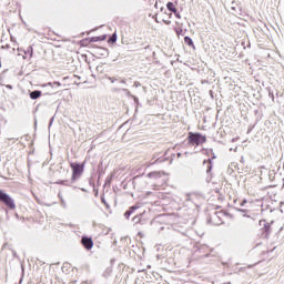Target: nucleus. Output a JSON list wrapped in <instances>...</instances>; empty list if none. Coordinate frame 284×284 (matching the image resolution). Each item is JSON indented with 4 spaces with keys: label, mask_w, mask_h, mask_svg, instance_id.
<instances>
[{
    "label": "nucleus",
    "mask_w": 284,
    "mask_h": 284,
    "mask_svg": "<svg viewBox=\"0 0 284 284\" xmlns=\"http://www.w3.org/2000/svg\"><path fill=\"white\" fill-rule=\"evenodd\" d=\"M212 172V160L209 159V165H207V169H206V173H210Z\"/></svg>",
    "instance_id": "16"
},
{
    "label": "nucleus",
    "mask_w": 284,
    "mask_h": 284,
    "mask_svg": "<svg viewBox=\"0 0 284 284\" xmlns=\"http://www.w3.org/2000/svg\"><path fill=\"white\" fill-rule=\"evenodd\" d=\"M49 87H52V83H48Z\"/></svg>",
    "instance_id": "29"
},
{
    "label": "nucleus",
    "mask_w": 284,
    "mask_h": 284,
    "mask_svg": "<svg viewBox=\"0 0 284 284\" xmlns=\"http://www.w3.org/2000/svg\"><path fill=\"white\" fill-rule=\"evenodd\" d=\"M81 244L88 251L92 250V247H93V241L89 236H82Z\"/></svg>",
    "instance_id": "4"
},
{
    "label": "nucleus",
    "mask_w": 284,
    "mask_h": 284,
    "mask_svg": "<svg viewBox=\"0 0 284 284\" xmlns=\"http://www.w3.org/2000/svg\"><path fill=\"white\" fill-rule=\"evenodd\" d=\"M41 91L40 90H33L31 91V93L29 94L30 99L32 100H37L39 98H41Z\"/></svg>",
    "instance_id": "7"
},
{
    "label": "nucleus",
    "mask_w": 284,
    "mask_h": 284,
    "mask_svg": "<svg viewBox=\"0 0 284 284\" xmlns=\"http://www.w3.org/2000/svg\"><path fill=\"white\" fill-rule=\"evenodd\" d=\"M186 201H191V195H187V196H186Z\"/></svg>",
    "instance_id": "25"
},
{
    "label": "nucleus",
    "mask_w": 284,
    "mask_h": 284,
    "mask_svg": "<svg viewBox=\"0 0 284 284\" xmlns=\"http://www.w3.org/2000/svg\"><path fill=\"white\" fill-rule=\"evenodd\" d=\"M24 54H28L30 59H32L33 55V48L28 47L27 50L24 51Z\"/></svg>",
    "instance_id": "10"
},
{
    "label": "nucleus",
    "mask_w": 284,
    "mask_h": 284,
    "mask_svg": "<svg viewBox=\"0 0 284 284\" xmlns=\"http://www.w3.org/2000/svg\"><path fill=\"white\" fill-rule=\"evenodd\" d=\"M53 120H54V118H52V119H51V121H50V125H52V123H53Z\"/></svg>",
    "instance_id": "26"
},
{
    "label": "nucleus",
    "mask_w": 284,
    "mask_h": 284,
    "mask_svg": "<svg viewBox=\"0 0 284 284\" xmlns=\"http://www.w3.org/2000/svg\"><path fill=\"white\" fill-rule=\"evenodd\" d=\"M155 162H159V159Z\"/></svg>",
    "instance_id": "31"
},
{
    "label": "nucleus",
    "mask_w": 284,
    "mask_h": 284,
    "mask_svg": "<svg viewBox=\"0 0 284 284\" xmlns=\"http://www.w3.org/2000/svg\"><path fill=\"white\" fill-rule=\"evenodd\" d=\"M174 14H175L176 18L181 19V14L179 13L178 9H175V13Z\"/></svg>",
    "instance_id": "20"
},
{
    "label": "nucleus",
    "mask_w": 284,
    "mask_h": 284,
    "mask_svg": "<svg viewBox=\"0 0 284 284\" xmlns=\"http://www.w3.org/2000/svg\"><path fill=\"white\" fill-rule=\"evenodd\" d=\"M70 166L72 169L71 180H72V183H74V181L79 180L81 175L84 173V164L71 163Z\"/></svg>",
    "instance_id": "1"
},
{
    "label": "nucleus",
    "mask_w": 284,
    "mask_h": 284,
    "mask_svg": "<svg viewBox=\"0 0 284 284\" xmlns=\"http://www.w3.org/2000/svg\"><path fill=\"white\" fill-rule=\"evenodd\" d=\"M109 81H111V83H114L116 81V79L114 78H109Z\"/></svg>",
    "instance_id": "21"
},
{
    "label": "nucleus",
    "mask_w": 284,
    "mask_h": 284,
    "mask_svg": "<svg viewBox=\"0 0 284 284\" xmlns=\"http://www.w3.org/2000/svg\"><path fill=\"white\" fill-rule=\"evenodd\" d=\"M102 204L108 205L105 202V197H101Z\"/></svg>",
    "instance_id": "22"
},
{
    "label": "nucleus",
    "mask_w": 284,
    "mask_h": 284,
    "mask_svg": "<svg viewBox=\"0 0 284 284\" xmlns=\"http://www.w3.org/2000/svg\"><path fill=\"white\" fill-rule=\"evenodd\" d=\"M184 43L187 45H194L193 40L191 39V37H184Z\"/></svg>",
    "instance_id": "11"
},
{
    "label": "nucleus",
    "mask_w": 284,
    "mask_h": 284,
    "mask_svg": "<svg viewBox=\"0 0 284 284\" xmlns=\"http://www.w3.org/2000/svg\"><path fill=\"white\" fill-rule=\"evenodd\" d=\"M110 40H111V43H115L118 40V34L116 33L112 34Z\"/></svg>",
    "instance_id": "15"
},
{
    "label": "nucleus",
    "mask_w": 284,
    "mask_h": 284,
    "mask_svg": "<svg viewBox=\"0 0 284 284\" xmlns=\"http://www.w3.org/2000/svg\"><path fill=\"white\" fill-rule=\"evenodd\" d=\"M58 196H59V199H60V201H61V205H62L63 207H67V203H65L63 196L61 195V193H59Z\"/></svg>",
    "instance_id": "13"
},
{
    "label": "nucleus",
    "mask_w": 284,
    "mask_h": 284,
    "mask_svg": "<svg viewBox=\"0 0 284 284\" xmlns=\"http://www.w3.org/2000/svg\"><path fill=\"white\" fill-rule=\"evenodd\" d=\"M213 159H216V155H213Z\"/></svg>",
    "instance_id": "30"
},
{
    "label": "nucleus",
    "mask_w": 284,
    "mask_h": 284,
    "mask_svg": "<svg viewBox=\"0 0 284 284\" xmlns=\"http://www.w3.org/2000/svg\"><path fill=\"white\" fill-rule=\"evenodd\" d=\"M162 175H165V173H161V171H153L152 173L148 174L149 179H161Z\"/></svg>",
    "instance_id": "6"
},
{
    "label": "nucleus",
    "mask_w": 284,
    "mask_h": 284,
    "mask_svg": "<svg viewBox=\"0 0 284 284\" xmlns=\"http://www.w3.org/2000/svg\"><path fill=\"white\" fill-rule=\"evenodd\" d=\"M166 8H168L169 11H171L173 13H176V7L173 2H168Z\"/></svg>",
    "instance_id": "8"
},
{
    "label": "nucleus",
    "mask_w": 284,
    "mask_h": 284,
    "mask_svg": "<svg viewBox=\"0 0 284 284\" xmlns=\"http://www.w3.org/2000/svg\"><path fill=\"white\" fill-rule=\"evenodd\" d=\"M189 142L192 145H203V143L206 142V136L202 135L201 133H190L189 135Z\"/></svg>",
    "instance_id": "3"
},
{
    "label": "nucleus",
    "mask_w": 284,
    "mask_h": 284,
    "mask_svg": "<svg viewBox=\"0 0 284 284\" xmlns=\"http://www.w3.org/2000/svg\"><path fill=\"white\" fill-rule=\"evenodd\" d=\"M240 212H243V213H244V212H246V211H244L243 209H240Z\"/></svg>",
    "instance_id": "28"
},
{
    "label": "nucleus",
    "mask_w": 284,
    "mask_h": 284,
    "mask_svg": "<svg viewBox=\"0 0 284 284\" xmlns=\"http://www.w3.org/2000/svg\"><path fill=\"white\" fill-rule=\"evenodd\" d=\"M0 202H2L9 210H16V202L8 193L0 190Z\"/></svg>",
    "instance_id": "2"
},
{
    "label": "nucleus",
    "mask_w": 284,
    "mask_h": 284,
    "mask_svg": "<svg viewBox=\"0 0 284 284\" xmlns=\"http://www.w3.org/2000/svg\"><path fill=\"white\" fill-rule=\"evenodd\" d=\"M53 85L61 87V83L54 82Z\"/></svg>",
    "instance_id": "24"
},
{
    "label": "nucleus",
    "mask_w": 284,
    "mask_h": 284,
    "mask_svg": "<svg viewBox=\"0 0 284 284\" xmlns=\"http://www.w3.org/2000/svg\"><path fill=\"white\" fill-rule=\"evenodd\" d=\"M221 215H223V213H217L215 212L212 217L211 221H213V225L219 226L222 225V220H221Z\"/></svg>",
    "instance_id": "5"
},
{
    "label": "nucleus",
    "mask_w": 284,
    "mask_h": 284,
    "mask_svg": "<svg viewBox=\"0 0 284 284\" xmlns=\"http://www.w3.org/2000/svg\"><path fill=\"white\" fill-rule=\"evenodd\" d=\"M245 204H247L246 199H244V201L241 203V206H244Z\"/></svg>",
    "instance_id": "23"
},
{
    "label": "nucleus",
    "mask_w": 284,
    "mask_h": 284,
    "mask_svg": "<svg viewBox=\"0 0 284 284\" xmlns=\"http://www.w3.org/2000/svg\"><path fill=\"white\" fill-rule=\"evenodd\" d=\"M264 233L266 234V236H268V234H271V224L270 223L264 224Z\"/></svg>",
    "instance_id": "9"
},
{
    "label": "nucleus",
    "mask_w": 284,
    "mask_h": 284,
    "mask_svg": "<svg viewBox=\"0 0 284 284\" xmlns=\"http://www.w3.org/2000/svg\"><path fill=\"white\" fill-rule=\"evenodd\" d=\"M130 216H131V212L128 210V211L124 213V217H125V219H130Z\"/></svg>",
    "instance_id": "18"
},
{
    "label": "nucleus",
    "mask_w": 284,
    "mask_h": 284,
    "mask_svg": "<svg viewBox=\"0 0 284 284\" xmlns=\"http://www.w3.org/2000/svg\"><path fill=\"white\" fill-rule=\"evenodd\" d=\"M164 22H165L166 24H170V23H171L170 20H169V21H165V20H164Z\"/></svg>",
    "instance_id": "27"
},
{
    "label": "nucleus",
    "mask_w": 284,
    "mask_h": 284,
    "mask_svg": "<svg viewBox=\"0 0 284 284\" xmlns=\"http://www.w3.org/2000/svg\"><path fill=\"white\" fill-rule=\"evenodd\" d=\"M139 207H140V206H136V205L131 206V207L129 209L130 215H132V213H134L136 210H139Z\"/></svg>",
    "instance_id": "14"
},
{
    "label": "nucleus",
    "mask_w": 284,
    "mask_h": 284,
    "mask_svg": "<svg viewBox=\"0 0 284 284\" xmlns=\"http://www.w3.org/2000/svg\"><path fill=\"white\" fill-rule=\"evenodd\" d=\"M57 184L70 186L68 181H58Z\"/></svg>",
    "instance_id": "17"
},
{
    "label": "nucleus",
    "mask_w": 284,
    "mask_h": 284,
    "mask_svg": "<svg viewBox=\"0 0 284 284\" xmlns=\"http://www.w3.org/2000/svg\"><path fill=\"white\" fill-rule=\"evenodd\" d=\"M142 221V215H134V217L132 219V222L134 223H140Z\"/></svg>",
    "instance_id": "12"
},
{
    "label": "nucleus",
    "mask_w": 284,
    "mask_h": 284,
    "mask_svg": "<svg viewBox=\"0 0 284 284\" xmlns=\"http://www.w3.org/2000/svg\"><path fill=\"white\" fill-rule=\"evenodd\" d=\"M99 40H101L100 37H92V39H91V41H93V42H97V41H99Z\"/></svg>",
    "instance_id": "19"
}]
</instances>
